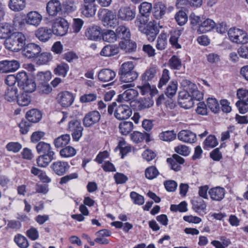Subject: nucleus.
Listing matches in <instances>:
<instances>
[{"label": "nucleus", "instance_id": "obj_50", "mask_svg": "<svg viewBox=\"0 0 248 248\" xmlns=\"http://www.w3.org/2000/svg\"><path fill=\"white\" fill-rule=\"evenodd\" d=\"M51 78V73L49 71L46 72H39L35 78L36 81L40 84H43L49 81Z\"/></svg>", "mask_w": 248, "mask_h": 248}, {"label": "nucleus", "instance_id": "obj_23", "mask_svg": "<svg viewBox=\"0 0 248 248\" xmlns=\"http://www.w3.org/2000/svg\"><path fill=\"white\" fill-rule=\"evenodd\" d=\"M35 35L40 41L46 42L50 39L52 33L50 29L41 27L35 32Z\"/></svg>", "mask_w": 248, "mask_h": 248}, {"label": "nucleus", "instance_id": "obj_32", "mask_svg": "<svg viewBox=\"0 0 248 248\" xmlns=\"http://www.w3.org/2000/svg\"><path fill=\"white\" fill-rule=\"evenodd\" d=\"M216 23L213 20L208 18L200 25L198 31L201 33H206L213 29Z\"/></svg>", "mask_w": 248, "mask_h": 248}, {"label": "nucleus", "instance_id": "obj_1", "mask_svg": "<svg viewBox=\"0 0 248 248\" xmlns=\"http://www.w3.org/2000/svg\"><path fill=\"white\" fill-rule=\"evenodd\" d=\"M119 75L122 82L132 83L139 77L138 73L135 70V66L132 62H125L121 66Z\"/></svg>", "mask_w": 248, "mask_h": 248}, {"label": "nucleus", "instance_id": "obj_34", "mask_svg": "<svg viewBox=\"0 0 248 248\" xmlns=\"http://www.w3.org/2000/svg\"><path fill=\"white\" fill-rule=\"evenodd\" d=\"M117 38L125 40L130 38L131 34L129 29L124 26H120L116 30Z\"/></svg>", "mask_w": 248, "mask_h": 248}, {"label": "nucleus", "instance_id": "obj_25", "mask_svg": "<svg viewBox=\"0 0 248 248\" xmlns=\"http://www.w3.org/2000/svg\"><path fill=\"white\" fill-rule=\"evenodd\" d=\"M82 13L86 17H92L96 11V5L95 3L83 2L81 4Z\"/></svg>", "mask_w": 248, "mask_h": 248}, {"label": "nucleus", "instance_id": "obj_53", "mask_svg": "<svg viewBox=\"0 0 248 248\" xmlns=\"http://www.w3.org/2000/svg\"><path fill=\"white\" fill-rule=\"evenodd\" d=\"M159 138L163 141H171L176 138V134L173 131H166L160 133Z\"/></svg>", "mask_w": 248, "mask_h": 248}, {"label": "nucleus", "instance_id": "obj_26", "mask_svg": "<svg viewBox=\"0 0 248 248\" xmlns=\"http://www.w3.org/2000/svg\"><path fill=\"white\" fill-rule=\"evenodd\" d=\"M31 126V110H28L26 114V119L22 120L19 124L20 132L22 134H26L30 130Z\"/></svg>", "mask_w": 248, "mask_h": 248}, {"label": "nucleus", "instance_id": "obj_12", "mask_svg": "<svg viewBox=\"0 0 248 248\" xmlns=\"http://www.w3.org/2000/svg\"><path fill=\"white\" fill-rule=\"evenodd\" d=\"M58 103L63 108L70 106L74 101L73 94L68 91H64L60 93L57 96Z\"/></svg>", "mask_w": 248, "mask_h": 248}, {"label": "nucleus", "instance_id": "obj_52", "mask_svg": "<svg viewBox=\"0 0 248 248\" xmlns=\"http://www.w3.org/2000/svg\"><path fill=\"white\" fill-rule=\"evenodd\" d=\"M170 79V76L169 71L167 69H163L157 85L158 88L161 89L163 86L166 85Z\"/></svg>", "mask_w": 248, "mask_h": 248}, {"label": "nucleus", "instance_id": "obj_54", "mask_svg": "<svg viewBox=\"0 0 248 248\" xmlns=\"http://www.w3.org/2000/svg\"><path fill=\"white\" fill-rule=\"evenodd\" d=\"M168 64L171 69L175 70H179L182 67L181 60L175 55H173L169 60Z\"/></svg>", "mask_w": 248, "mask_h": 248}, {"label": "nucleus", "instance_id": "obj_61", "mask_svg": "<svg viewBox=\"0 0 248 248\" xmlns=\"http://www.w3.org/2000/svg\"><path fill=\"white\" fill-rule=\"evenodd\" d=\"M208 108L215 113L217 112L219 110V105L215 98H209L207 100V105Z\"/></svg>", "mask_w": 248, "mask_h": 248}, {"label": "nucleus", "instance_id": "obj_13", "mask_svg": "<svg viewBox=\"0 0 248 248\" xmlns=\"http://www.w3.org/2000/svg\"><path fill=\"white\" fill-rule=\"evenodd\" d=\"M132 115V110L129 106L121 104L116 107L114 111V116L119 120L129 118Z\"/></svg>", "mask_w": 248, "mask_h": 248}, {"label": "nucleus", "instance_id": "obj_60", "mask_svg": "<svg viewBox=\"0 0 248 248\" xmlns=\"http://www.w3.org/2000/svg\"><path fill=\"white\" fill-rule=\"evenodd\" d=\"M62 6L66 12L70 13L77 9V5L73 0H66L62 3Z\"/></svg>", "mask_w": 248, "mask_h": 248}, {"label": "nucleus", "instance_id": "obj_36", "mask_svg": "<svg viewBox=\"0 0 248 248\" xmlns=\"http://www.w3.org/2000/svg\"><path fill=\"white\" fill-rule=\"evenodd\" d=\"M166 6L161 2L156 3L154 7L153 15L158 19L161 18L166 13Z\"/></svg>", "mask_w": 248, "mask_h": 248}, {"label": "nucleus", "instance_id": "obj_40", "mask_svg": "<svg viewBox=\"0 0 248 248\" xmlns=\"http://www.w3.org/2000/svg\"><path fill=\"white\" fill-rule=\"evenodd\" d=\"M70 140V137L69 134H64L57 138L54 141V144L56 148H60L65 146Z\"/></svg>", "mask_w": 248, "mask_h": 248}, {"label": "nucleus", "instance_id": "obj_11", "mask_svg": "<svg viewBox=\"0 0 248 248\" xmlns=\"http://www.w3.org/2000/svg\"><path fill=\"white\" fill-rule=\"evenodd\" d=\"M194 98L186 91H181L179 93L178 102L179 105L186 109L190 108L194 105Z\"/></svg>", "mask_w": 248, "mask_h": 248}, {"label": "nucleus", "instance_id": "obj_59", "mask_svg": "<svg viewBox=\"0 0 248 248\" xmlns=\"http://www.w3.org/2000/svg\"><path fill=\"white\" fill-rule=\"evenodd\" d=\"M69 67L67 64L65 63H61L55 69L54 72L57 75L65 77L69 71Z\"/></svg>", "mask_w": 248, "mask_h": 248}, {"label": "nucleus", "instance_id": "obj_18", "mask_svg": "<svg viewBox=\"0 0 248 248\" xmlns=\"http://www.w3.org/2000/svg\"><path fill=\"white\" fill-rule=\"evenodd\" d=\"M167 162L170 168L178 171L181 170V165L185 162V159L177 154H174L172 157L167 158Z\"/></svg>", "mask_w": 248, "mask_h": 248}, {"label": "nucleus", "instance_id": "obj_42", "mask_svg": "<svg viewBox=\"0 0 248 248\" xmlns=\"http://www.w3.org/2000/svg\"><path fill=\"white\" fill-rule=\"evenodd\" d=\"M77 154V150L72 146H67L60 151V155L63 158H70Z\"/></svg>", "mask_w": 248, "mask_h": 248}, {"label": "nucleus", "instance_id": "obj_16", "mask_svg": "<svg viewBox=\"0 0 248 248\" xmlns=\"http://www.w3.org/2000/svg\"><path fill=\"white\" fill-rule=\"evenodd\" d=\"M101 118L99 112L93 110L87 113L83 120V123L85 127H89L97 123Z\"/></svg>", "mask_w": 248, "mask_h": 248}, {"label": "nucleus", "instance_id": "obj_22", "mask_svg": "<svg viewBox=\"0 0 248 248\" xmlns=\"http://www.w3.org/2000/svg\"><path fill=\"white\" fill-rule=\"evenodd\" d=\"M178 138L184 142L192 143L196 141V135L190 131L183 130L178 133Z\"/></svg>", "mask_w": 248, "mask_h": 248}, {"label": "nucleus", "instance_id": "obj_24", "mask_svg": "<svg viewBox=\"0 0 248 248\" xmlns=\"http://www.w3.org/2000/svg\"><path fill=\"white\" fill-rule=\"evenodd\" d=\"M36 149L39 154L46 155L49 156L54 155L55 154L51 145L43 141L39 142L36 145Z\"/></svg>", "mask_w": 248, "mask_h": 248}, {"label": "nucleus", "instance_id": "obj_57", "mask_svg": "<svg viewBox=\"0 0 248 248\" xmlns=\"http://www.w3.org/2000/svg\"><path fill=\"white\" fill-rule=\"evenodd\" d=\"M217 141L214 136H209L204 141L203 148L205 149L214 148L217 145Z\"/></svg>", "mask_w": 248, "mask_h": 248}, {"label": "nucleus", "instance_id": "obj_58", "mask_svg": "<svg viewBox=\"0 0 248 248\" xmlns=\"http://www.w3.org/2000/svg\"><path fill=\"white\" fill-rule=\"evenodd\" d=\"M159 174V171L155 166H150L147 168L145 171L146 178L152 180L156 178Z\"/></svg>", "mask_w": 248, "mask_h": 248}, {"label": "nucleus", "instance_id": "obj_15", "mask_svg": "<svg viewBox=\"0 0 248 248\" xmlns=\"http://www.w3.org/2000/svg\"><path fill=\"white\" fill-rule=\"evenodd\" d=\"M18 62L16 60H4L0 62V73H7L16 71L19 67Z\"/></svg>", "mask_w": 248, "mask_h": 248}, {"label": "nucleus", "instance_id": "obj_5", "mask_svg": "<svg viewBox=\"0 0 248 248\" xmlns=\"http://www.w3.org/2000/svg\"><path fill=\"white\" fill-rule=\"evenodd\" d=\"M228 34L229 39L232 42L239 44H246L248 43V36L243 30L236 28L230 29Z\"/></svg>", "mask_w": 248, "mask_h": 248}, {"label": "nucleus", "instance_id": "obj_38", "mask_svg": "<svg viewBox=\"0 0 248 248\" xmlns=\"http://www.w3.org/2000/svg\"><path fill=\"white\" fill-rule=\"evenodd\" d=\"M32 174L39 179L43 183H48L51 181L48 177L45 171L39 169L35 167H32Z\"/></svg>", "mask_w": 248, "mask_h": 248}, {"label": "nucleus", "instance_id": "obj_33", "mask_svg": "<svg viewBox=\"0 0 248 248\" xmlns=\"http://www.w3.org/2000/svg\"><path fill=\"white\" fill-rule=\"evenodd\" d=\"M31 102V90L23 91L22 94L17 98V102L19 106H26Z\"/></svg>", "mask_w": 248, "mask_h": 248}, {"label": "nucleus", "instance_id": "obj_44", "mask_svg": "<svg viewBox=\"0 0 248 248\" xmlns=\"http://www.w3.org/2000/svg\"><path fill=\"white\" fill-rule=\"evenodd\" d=\"M119 128L122 135H126L132 130L133 124L131 122L124 121L120 124Z\"/></svg>", "mask_w": 248, "mask_h": 248}, {"label": "nucleus", "instance_id": "obj_19", "mask_svg": "<svg viewBox=\"0 0 248 248\" xmlns=\"http://www.w3.org/2000/svg\"><path fill=\"white\" fill-rule=\"evenodd\" d=\"M158 69L156 66L153 65L147 68L141 76V80L145 82L153 81L156 78Z\"/></svg>", "mask_w": 248, "mask_h": 248}, {"label": "nucleus", "instance_id": "obj_47", "mask_svg": "<svg viewBox=\"0 0 248 248\" xmlns=\"http://www.w3.org/2000/svg\"><path fill=\"white\" fill-rule=\"evenodd\" d=\"M54 159V155L51 156L46 155H40L37 159V165L41 167H46Z\"/></svg>", "mask_w": 248, "mask_h": 248}, {"label": "nucleus", "instance_id": "obj_51", "mask_svg": "<svg viewBox=\"0 0 248 248\" xmlns=\"http://www.w3.org/2000/svg\"><path fill=\"white\" fill-rule=\"evenodd\" d=\"M177 90V81L175 80L171 81L166 90L165 94L168 97L171 98L176 94Z\"/></svg>", "mask_w": 248, "mask_h": 248}, {"label": "nucleus", "instance_id": "obj_10", "mask_svg": "<svg viewBox=\"0 0 248 248\" xmlns=\"http://www.w3.org/2000/svg\"><path fill=\"white\" fill-rule=\"evenodd\" d=\"M17 84L19 89L22 91H30L31 90V76L25 71L17 74Z\"/></svg>", "mask_w": 248, "mask_h": 248}, {"label": "nucleus", "instance_id": "obj_49", "mask_svg": "<svg viewBox=\"0 0 248 248\" xmlns=\"http://www.w3.org/2000/svg\"><path fill=\"white\" fill-rule=\"evenodd\" d=\"M102 38L104 41L113 43L117 39L116 32L112 30H107L102 33Z\"/></svg>", "mask_w": 248, "mask_h": 248}, {"label": "nucleus", "instance_id": "obj_56", "mask_svg": "<svg viewBox=\"0 0 248 248\" xmlns=\"http://www.w3.org/2000/svg\"><path fill=\"white\" fill-rule=\"evenodd\" d=\"M145 137L148 138L149 134L147 133H141L138 131H134L131 135V140L135 143H139L143 141Z\"/></svg>", "mask_w": 248, "mask_h": 248}, {"label": "nucleus", "instance_id": "obj_39", "mask_svg": "<svg viewBox=\"0 0 248 248\" xmlns=\"http://www.w3.org/2000/svg\"><path fill=\"white\" fill-rule=\"evenodd\" d=\"M137 88L140 90V93L142 95H145L148 93L153 96L156 94L158 91L156 88L153 87L152 88L150 84L149 83H146L141 86H138Z\"/></svg>", "mask_w": 248, "mask_h": 248}, {"label": "nucleus", "instance_id": "obj_64", "mask_svg": "<svg viewBox=\"0 0 248 248\" xmlns=\"http://www.w3.org/2000/svg\"><path fill=\"white\" fill-rule=\"evenodd\" d=\"M237 98L238 101L244 102H248V90L243 88H240L237 90Z\"/></svg>", "mask_w": 248, "mask_h": 248}, {"label": "nucleus", "instance_id": "obj_41", "mask_svg": "<svg viewBox=\"0 0 248 248\" xmlns=\"http://www.w3.org/2000/svg\"><path fill=\"white\" fill-rule=\"evenodd\" d=\"M181 35V31L179 30H175L170 33L169 41L171 46L175 48H181V46L178 43V39Z\"/></svg>", "mask_w": 248, "mask_h": 248}, {"label": "nucleus", "instance_id": "obj_48", "mask_svg": "<svg viewBox=\"0 0 248 248\" xmlns=\"http://www.w3.org/2000/svg\"><path fill=\"white\" fill-rule=\"evenodd\" d=\"M167 45V36L165 33H160L157 39L156 48L159 50L165 49Z\"/></svg>", "mask_w": 248, "mask_h": 248}, {"label": "nucleus", "instance_id": "obj_8", "mask_svg": "<svg viewBox=\"0 0 248 248\" xmlns=\"http://www.w3.org/2000/svg\"><path fill=\"white\" fill-rule=\"evenodd\" d=\"M181 85L184 87L183 91H186L189 94L192 95L195 100H200L203 98V94L200 92L197 85L186 79H183L181 81Z\"/></svg>", "mask_w": 248, "mask_h": 248}, {"label": "nucleus", "instance_id": "obj_2", "mask_svg": "<svg viewBox=\"0 0 248 248\" xmlns=\"http://www.w3.org/2000/svg\"><path fill=\"white\" fill-rule=\"evenodd\" d=\"M136 25L138 27L139 31L146 34L148 40L153 42L155 39L159 30L156 24L153 22H149L147 25L145 21L142 20L141 18H138L135 21Z\"/></svg>", "mask_w": 248, "mask_h": 248}, {"label": "nucleus", "instance_id": "obj_27", "mask_svg": "<svg viewBox=\"0 0 248 248\" xmlns=\"http://www.w3.org/2000/svg\"><path fill=\"white\" fill-rule=\"evenodd\" d=\"M116 76L115 72L110 69H103L98 74V79L103 82L112 80Z\"/></svg>", "mask_w": 248, "mask_h": 248}, {"label": "nucleus", "instance_id": "obj_46", "mask_svg": "<svg viewBox=\"0 0 248 248\" xmlns=\"http://www.w3.org/2000/svg\"><path fill=\"white\" fill-rule=\"evenodd\" d=\"M152 8L151 3L147 2H143L139 7L140 13L142 16L147 17L150 15Z\"/></svg>", "mask_w": 248, "mask_h": 248}, {"label": "nucleus", "instance_id": "obj_45", "mask_svg": "<svg viewBox=\"0 0 248 248\" xmlns=\"http://www.w3.org/2000/svg\"><path fill=\"white\" fill-rule=\"evenodd\" d=\"M192 208L196 212H200L206 209L205 202L200 198H197L192 202Z\"/></svg>", "mask_w": 248, "mask_h": 248}, {"label": "nucleus", "instance_id": "obj_21", "mask_svg": "<svg viewBox=\"0 0 248 248\" xmlns=\"http://www.w3.org/2000/svg\"><path fill=\"white\" fill-rule=\"evenodd\" d=\"M208 193L212 200L220 201L224 198L225 190L222 187L217 186L210 189Z\"/></svg>", "mask_w": 248, "mask_h": 248}, {"label": "nucleus", "instance_id": "obj_20", "mask_svg": "<svg viewBox=\"0 0 248 248\" xmlns=\"http://www.w3.org/2000/svg\"><path fill=\"white\" fill-rule=\"evenodd\" d=\"M118 16L122 20H131L135 17V12L129 7H122L118 11Z\"/></svg>", "mask_w": 248, "mask_h": 248}, {"label": "nucleus", "instance_id": "obj_30", "mask_svg": "<svg viewBox=\"0 0 248 248\" xmlns=\"http://www.w3.org/2000/svg\"><path fill=\"white\" fill-rule=\"evenodd\" d=\"M119 48L116 45H108L105 46L101 51L100 54L105 57H110L118 54Z\"/></svg>", "mask_w": 248, "mask_h": 248}, {"label": "nucleus", "instance_id": "obj_4", "mask_svg": "<svg viewBox=\"0 0 248 248\" xmlns=\"http://www.w3.org/2000/svg\"><path fill=\"white\" fill-rule=\"evenodd\" d=\"M134 83L125 84L121 86V88L123 90L127 89L123 93L118 96L117 101L122 102L123 101H130L137 98L139 95V92L135 89H131L134 87Z\"/></svg>", "mask_w": 248, "mask_h": 248}, {"label": "nucleus", "instance_id": "obj_9", "mask_svg": "<svg viewBox=\"0 0 248 248\" xmlns=\"http://www.w3.org/2000/svg\"><path fill=\"white\" fill-rule=\"evenodd\" d=\"M101 20L104 26L115 27L118 24L115 14L108 9H104L102 12Z\"/></svg>", "mask_w": 248, "mask_h": 248}, {"label": "nucleus", "instance_id": "obj_55", "mask_svg": "<svg viewBox=\"0 0 248 248\" xmlns=\"http://www.w3.org/2000/svg\"><path fill=\"white\" fill-rule=\"evenodd\" d=\"M154 102L149 98H144L140 99L138 101V108L139 110H142L152 107Z\"/></svg>", "mask_w": 248, "mask_h": 248}, {"label": "nucleus", "instance_id": "obj_6", "mask_svg": "<svg viewBox=\"0 0 248 248\" xmlns=\"http://www.w3.org/2000/svg\"><path fill=\"white\" fill-rule=\"evenodd\" d=\"M83 127L79 121L76 119L70 120L67 126V130L71 132L74 141H78L82 136Z\"/></svg>", "mask_w": 248, "mask_h": 248}, {"label": "nucleus", "instance_id": "obj_37", "mask_svg": "<svg viewBox=\"0 0 248 248\" xmlns=\"http://www.w3.org/2000/svg\"><path fill=\"white\" fill-rule=\"evenodd\" d=\"M52 57L50 53L44 52L41 53L36 58L32 60L33 62L38 65H43L47 63L51 60Z\"/></svg>", "mask_w": 248, "mask_h": 248}, {"label": "nucleus", "instance_id": "obj_28", "mask_svg": "<svg viewBox=\"0 0 248 248\" xmlns=\"http://www.w3.org/2000/svg\"><path fill=\"white\" fill-rule=\"evenodd\" d=\"M101 29L100 27L93 25L87 29L86 32V36L90 40H97L100 37Z\"/></svg>", "mask_w": 248, "mask_h": 248}, {"label": "nucleus", "instance_id": "obj_17", "mask_svg": "<svg viewBox=\"0 0 248 248\" xmlns=\"http://www.w3.org/2000/svg\"><path fill=\"white\" fill-rule=\"evenodd\" d=\"M46 10L49 16H56L62 11V4L59 0H50L46 4Z\"/></svg>", "mask_w": 248, "mask_h": 248}, {"label": "nucleus", "instance_id": "obj_7", "mask_svg": "<svg viewBox=\"0 0 248 248\" xmlns=\"http://www.w3.org/2000/svg\"><path fill=\"white\" fill-rule=\"evenodd\" d=\"M69 28L68 23L64 18L59 17L54 20L52 25V33L57 36H63Z\"/></svg>", "mask_w": 248, "mask_h": 248}, {"label": "nucleus", "instance_id": "obj_14", "mask_svg": "<svg viewBox=\"0 0 248 248\" xmlns=\"http://www.w3.org/2000/svg\"><path fill=\"white\" fill-rule=\"evenodd\" d=\"M50 167L55 174L62 176L69 170L70 165L67 162L58 160L53 162Z\"/></svg>", "mask_w": 248, "mask_h": 248}, {"label": "nucleus", "instance_id": "obj_35", "mask_svg": "<svg viewBox=\"0 0 248 248\" xmlns=\"http://www.w3.org/2000/svg\"><path fill=\"white\" fill-rule=\"evenodd\" d=\"M18 90L16 87H8L5 93L4 98L8 102H13L17 100Z\"/></svg>", "mask_w": 248, "mask_h": 248}, {"label": "nucleus", "instance_id": "obj_63", "mask_svg": "<svg viewBox=\"0 0 248 248\" xmlns=\"http://www.w3.org/2000/svg\"><path fill=\"white\" fill-rule=\"evenodd\" d=\"M175 18L178 24L183 26L187 22L188 17L185 12L179 11L176 14Z\"/></svg>", "mask_w": 248, "mask_h": 248}, {"label": "nucleus", "instance_id": "obj_62", "mask_svg": "<svg viewBox=\"0 0 248 248\" xmlns=\"http://www.w3.org/2000/svg\"><path fill=\"white\" fill-rule=\"evenodd\" d=\"M130 197L133 203L135 204L141 205L144 203V198L143 196L135 191H132L130 193Z\"/></svg>", "mask_w": 248, "mask_h": 248}, {"label": "nucleus", "instance_id": "obj_29", "mask_svg": "<svg viewBox=\"0 0 248 248\" xmlns=\"http://www.w3.org/2000/svg\"><path fill=\"white\" fill-rule=\"evenodd\" d=\"M26 5V0H9L8 7L14 12H20L23 10Z\"/></svg>", "mask_w": 248, "mask_h": 248}, {"label": "nucleus", "instance_id": "obj_3", "mask_svg": "<svg viewBox=\"0 0 248 248\" xmlns=\"http://www.w3.org/2000/svg\"><path fill=\"white\" fill-rule=\"evenodd\" d=\"M25 41L26 38L24 34L20 32H15L6 39L4 46L7 49L17 52L23 48Z\"/></svg>", "mask_w": 248, "mask_h": 248}, {"label": "nucleus", "instance_id": "obj_31", "mask_svg": "<svg viewBox=\"0 0 248 248\" xmlns=\"http://www.w3.org/2000/svg\"><path fill=\"white\" fill-rule=\"evenodd\" d=\"M120 48L126 52H135L137 49V44L131 41L130 39L122 41L119 43Z\"/></svg>", "mask_w": 248, "mask_h": 248}, {"label": "nucleus", "instance_id": "obj_43", "mask_svg": "<svg viewBox=\"0 0 248 248\" xmlns=\"http://www.w3.org/2000/svg\"><path fill=\"white\" fill-rule=\"evenodd\" d=\"M13 31V28L8 24L0 25V39L8 38Z\"/></svg>", "mask_w": 248, "mask_h": 248}]
</instances>
